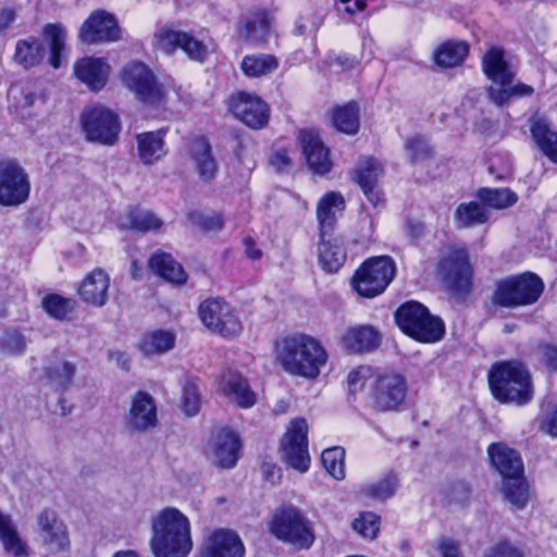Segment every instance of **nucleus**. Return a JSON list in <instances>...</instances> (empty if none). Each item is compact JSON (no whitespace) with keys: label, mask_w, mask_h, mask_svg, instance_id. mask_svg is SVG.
Segmentation results:
<instances>
[{"label":"nucleus","mask_w":557,"mask_h":557,"mask_svg":"<svg viewBox=\"0 0 557 557\" xmlns=\"http://www.w3.org/2000/svg\"><path fill=\"white\" fill-rule=\"evenodd\" d=\"M199 385L196 379H186L182 386L181 409L188 417L196 416L200 410Z\"/></svg>","instance_id":"51"},{"label":"nucleus","mask_w":557,"mask_h":557,"mask_svg":"<svg viewBox=\"0 0 557 557\" xmlns=\"http://www.w3.org/2000/svg\"><path fill=\"white\" fill-rule=\"evenodd\" d=\"M149 264L156 274L172 284L182 285L187 281V274L183 267L171 255L164 252L154 253L150 258Z\"/></svg>","instance_id":"38"},{"label":"nucleus","mask_w":557,"mask_h":557,"mask_svg":"<svg viewBox=\"0 0 557 557\" xmlns=\"http://www.w3.org/2000/svg\"><path fill=\"white\" fill-rule=\"evenodd\" d=\"M44 36L49 40L50 47V64L54 69H59L62 65V58L66 52V29L60 23L47 24L42 30Z\"/></svg>","instance_id":"40"},{"label":"nucleus","mask_w":557,"mask_h":557,"mask_svg":"<svg viewBox=\"0 0 557 557\" xmlns=\"http://www.w3.org/2000/svg\"><path fill=\"white\" fill-rule=\"evenodd\" d=\"M234 116L251 128H262L269 121V108L257 95L240 91L230 98Z\"/></svg>","instance_id":"18"},{"label":"nucleus","mask_w":557,"mask_h":557,"mask_svg":"<svg viewBox=\"0 0 557 557\" xmlns=\"http://www.w3.org/2000/svg\"><path fill=\"white\" fill-rule=\"evenodd\" d=\"M270 531L277 540L299 548L310 547L314 540L308 520L292 506H283L273 513Z\"/></svg>","instance_id":"6"},{"label":"nucleus","mask_w":557,"mask_h":557,"mask_svg":"<svg viewBox=\"0 0 557 557\" xmlns=\"http://www.w3.org/2000/svg\"><path fill=\"white\" fill-rule=\"evenodd\" d=\"M168 128L162 127L153 132H144L136 135L137 154L145 165H152L168 154L165 136Z\"/></svg>","instance_id":"26"},{"label":"nucleus","mask_w":557,"mask_h":557,"mask_svg":"<svg viewBox=\"0 0 557 557\" xmlns=\"http://www.w3.org/2000/svg\"><path fill=\"white\" fill-rule=\"evenodd\" d=\"M319 264L327 273H336L346 261V250L339 238L330 235L320 236L318 246Z\"/></svg>","instance_id":"34"},{"label":"nucleus","mask_w":557,"mask_h":557,"mask_svg":"<svg viewBox=\"0 0 557 557\" xmlns=\"http://www.w3.org/2000/svg\"><path fill=\"white\" fill-rule=\"evenodd\" d=\"M221 389L230 401L240 408H250L256 404L257 396L248 381L237 372H227L222 376Z\"/></svg>","instance_id":"32"},{"label":"nucleus","mask_w":557,"mask_h":557,"mask_svg":"<svg viewBox=\"0 0 557 557\" xmlns=\"http://www.w3.org/2000/svg\"><path fill=\"white\" fill-rule=\"evenodd\" d=\"M75 76L91 90H101L109 77L110 66L101 58H83L74 65Z\"/></svg>","instance_id":"29"},{"label":"nucleus","mask_w":557,"mask_h":557,"mask_svg":"<svg viewBox=\"0 0 557 557\" xmlns=\"http://www.w3.org/2000/svg\"><path fill=\"white\" fill-rule=\"evenodd\" d=\"M110 276L102 269H95L82 281L78 294L86 304L102 307L108 300Z\"/></svg>","instance_id":"28"},{"label":"nucleus","mask_w":557,"mask_h":557,"mask_svg":"<svg viewBox=\"0 0 557 557\" xmlns=\"http://www.w3.org/2000/svg\"><path fill=\"white\" fill-rule=\"evenodd\" d=\"M150 547L154 557H187L193 549L190 522L174 507H165L151 518Z\"/></svg>","instance_id":"2"},{"label":"nucleus","mask_w":557,"mask_h":557,"mask_svg":"<svg viewBox=\"0 0 557 557\" xmlns=\"http://www.w3.org/2000/svg\"><path fill=\"white\" fill-rule=\"evenodd\" d=\"M334 127L345 134H356L359 129V108L356 102H348L333 111Z\"/></svg>","instance_id":"46"},{"label":"nucleus","mask_w":557,"mask_h":557,"mask_svg":"<svg viewBox=\"0 0 557 557\" xmlns=\"http://www.w3.org/2000/svg\"><path fill=\"white\" fill-rule=\"evenodd\" d=\"M345 209L344 197L336 191L326 193L318 202L317 219L320 236L330 235L333 232L337 215Z\"/></svg>","instance_id":"33"},{"label":"nucleus","mask_w":557,"mask_h":557,"mask_svg":"<svg viewBox=\"0 0 557 557\" xmlns=\"http://www.w3.org/2000/svg\"><path fill=\"white\" fill-rule=\"evenodd\" d=\"M533 91V88L527 84L518 83L512 85V81H509L504 86H491L488 88V96L495 104L502 106L513 96H530Z\"/></svg>","instance_id":"48"},{"label":"nucleus","mask_w":557,"mask_h":557,"mask_svg":"<svg viewBox=\"0 0 557 557\" xmlns=\"http://www.w3.org/2000/svg\"><path fill=\"white\" fill-rule=\"evenodd\" d=\"M272 23L273 16L264 10H260L245 20L239 34L248 41L264 42L270 34Z\"/></svg>","instance_id":"37"},{"label":"nucleus","mask_w":557,"mask_h":557,"mask_svg":"<svg viewBox=\"0 0 557 557\" xmlns=\"http://www.w3.org/2000/svg\"><path fill=\"white\" fill-rule=\"evenodd\" d=\"M541 430L552 437H557V405L541 422Z\"/></svg>","instance_id":"62"},{"label":"nucleus","mask_w":557,"mask_h":557,"mask_svg":"<svg viewBox=\"0 0 557 557\" xmlns=\"http://www.w3.org/2000/svg\"><path fill=\"white\" fill-rule=\"evenodd\" d=\"M383 174L384 170L381 162L371 157L361 159L354 171V180L359 184L368 200L374 206L383 200V194L379 186Z\"/></svg>","instance_id":"21"},{"label":"nucleus","mask_w":557,"mask_h":557,"mask_svg":"<svg viewBox=\"0 0 557 557\" xmlns=\"http://www.w3.org/2000/svg\"><path fill=\"white\" fill-rule=\"evenodd\" d=\"M484 557H523V554L510 541L502 540L491 545Z\"/></svg>","instance_id":"56"},{"label":"nucleus","mask_w":557,"mask_h":557,"mask_svg":"<svg viewBox=\"0 0 557 557\" xmlns=\"http://www.w3.org/2000/svg\"><path fill=\"white\" fill-rule=\"evenodd\" d=\"M158 48L172 53L181 48L189 59L202 62L208 54V46L189 33L163 27L156 34Z\"/></svg>","instance_id":"17"},{"label":"nucleus","mask_w":557,"mask_h":557,"mask_svg":"<svg viewBox=\"0 0 557 557\" xmlns=\"http://www.w3.org/2000/svg\"><path fill=\"white\" fill-rule=\"evenodd\" d=\"M82 124L88 140L106 146H112L121 131L117 115L101 106L86 109L82 115Z\"/></svg>","instance_id":"13"},{"label":"nucleus","mask_w":557,"mask_h":557,"mask_svg":"<svg viewBox=\"0 0 557 557\" xmlns=\"http://www.w3.org/2000/svg\"><path fill=\"white\" fill-rule=\"evenodd\" d=\"M37 522L40 540L48 552L59 554L70 549L71 540L67 527L55 511L42 510L38 515Z\"/></svg>","instance_id":"16"},{"label":"nucleus","mask_w":557,"mask_h":557,"mask_svg":"<svg viewBox=\"0 0 557 557\" xmlns=\"http://www.w3.org/2000/svg\"><path fill=\"white\" fill-rule=\"evenodd\" d=\"M122 82L146 106L156 109L165 106L162 87L157 84L153 73L143 62L133 61L126 64L122 72Z\"/></svg>","instance_id":"8"},{"label":"nucleus","mask_w":557,"mask_h":557,"mask_svg":"<svg viewBox=\"0 0 557 557\" xmlns=\"http://www.w3.org/2000/svg\"><path fill=\"white\" fill-rule=\"evenodd\" d=\"M398 482L395 474H387L375 483L369 484L362 488L363 493L377 500H384L394 495Z\"/></svg>","instance_id":"52"},{"label":"nucleus","mask_w":557,"mask_h":557,"mask_svg":"<svg viewBox=\"0 0 557 557\" xmlns=\"http://www.w3.org/2000/svg\"><path fill=\"white\" fill-rule=\"evenodd\" d=\"M438 273L454 293L467 294L472 285V268L467 249L448 248L438 263Z\"/></svg>","instance_id":"10"},{"label":"nucleus","mask_w":557,"mask_h":557,"mask_svg":"<svg viewBox=\"0 0 557 557\" xmlns=\"http://www.w3.org/2000/svg\"><path fill=\"white\" fill-rule=\"evenodd\" d=\"M223 219L220 214H212L210 216H206L202 222V226L207 231H216L223 227Z\"/></svg>","instance_id":"64"},{"label":"nucleus","mask_w":557,"mask_h":557,"mask_svg":"<svg viewBox=\"0 0 557 557\" xmlns=\"http://www.w3.org/2000/svg\"><path fill=\"white\" fill-rule=\"evenodd\" d=\"M240 67L248 77H261L273 73L278 60L272 54H250L243 59Z\"/></svg>","instance_id":"45"},{"label":"nucleus","mask_w":557,"mask_h":557,"mask_svg":"<svg viewBox=\"0 0 557 557\" xmlns=\"http://www.w3.org/2000/svg\"><path fill=\"white\" fill-rule=\"evenodd\" d=\"M395 319L405 334L422 343H435L445 332L443 321L432 315L426 307L417 301L401 305L396 311Z\"/></svg>","instance_id":"4"},{"label":"nucleus","mask_w":557,"mask_h":557,"mask_svg":"<svg viewBox=\"0 0 557 557\" xmlns=\"http://www.w3.org/2000/svg\"><path fill=\"white\" fill-rule=\"evenodd\" d=\"M437 548L442 557H465L459 544L451 537H441L437 542Z\"/></svg>","instance_id":"60"},{"label":"nucleus","mask_w":557,"mask_h":557,"mask_svg":"<svg viewBox=\"0 0 557 557\" xmlns=\"http://www.w3.org/2000/svg\"><path fill=\"white\" fill-rule=\"evenodd\" d=\"M119 225L122 228L147 232L159 228L162 225V221L150 211L135 208L119 219Z\"/></svg>","instance_id":"44"},{"label":"nucleus","mask_w":557,"mask_h":557,"mask_svg":"<svg viewBox=\"0 0 557 557\" xmlns=\"http://www.w3.org/2000/svg\"><path fill=\"white\" fill-rule=\"evenodd\" d=\"M42 306L51 317L62 320L73 310L74 301L52 294L44 298Z\"/></svg>","instance_id":"53"},{"label":"nucleus","mask_w":557,"mask_h":557,"mask_svg":"<svg viewBox=\"0 0 557 557\" xmlns=\"http://www.w3.org/2000/svg\"><path fill=\"white\" fill-rule=\"evenodd\" d=\"M76 361L65 355L53 354L44 367L47 384L57 392H64L73 385Z\"/></svg>","instance_id":"22"},{"label":"nucleus","mask_w":557,"mask_h":557,"mask_svg":"<svg viewBox=\"0 0 557 557\" xmlns=\"http://www.w3.org/2000/svg\"><path fill=\"white\" fill-rule=\"evenodd\" d=\"M275 357L285 372L309 380L318 377L329 360L322 342L305 333L287 335L277 341Z\"/></svg>","instance_id":"1"},{"label":"nucleus","mask_w":557,"mask_h":557,"mask_svg":"<svg viewBox=\"0 0 557 557\" xmlns=\"http://www.w3.org/2000/svg\"><path fill=\"white\" fill-rule=\"evenodd\" d=\"M45 55V47L37 38L18 40L15 47L14 60L25 69L40 63Z\"/></svg>","instance_id":"42"},{"label":"nucleus","mask_w":557,"mask_h":557,"mask_svg":"<svg viewBox=\"0 0 557 557\" xmlns=\"http://www.w3.org/2000/svg\"><path fill=\"white\" fill-rule=\"evenodd\" d=\"M502 493L513 510L524 509L531 498L530 486L523 474L503 480Z\"/></svg>","instance_id":"39"},{"label":"nucleus","mask_w":557,"mask_h":557,"mask_svg":"<svg viewBox=\"0 0 557 557\" xmlns=\"http://www.w3.org/2000/svg\"><path fill=\"white\" fill-rule=\"evenodd\" d=\"M30 185L25 171L13 161L0 163V203L16 206L28 198Z\"/></svg>","instance_id":"15"},{"label":"nucleus","mask_w":557,"mask_h":557,"mask_svg":"<svg viewBox=\"0 0 557 557\" xmlns=\"http://www.w3.org/2000/svg\"><path fill=\"white\" fill-rule=\"evenodd\" d=\"M370 377V369L360 367L349 372L347 384L351 393L363 389L367 380Z\"/></svg>","instance_id":"58"},{"label":"nucleus","mask_w":557,"mask_h":557,"mask_svg":"<svg viewBox=\"0 0 557 557\" xmlns=\"http://www.w3.org/2000/svg\"><path fill=\"white\" fill-rule=\"evenodd\" d=\"M78 37L84 44H109L122 39L116 17L106 10H95L79 27Z\"/></svg>","instance_id":"14"},{"label":"nucleus","mask_w":557,"mask_h":557,"mask_svg":"<svg viewBox=\"0 0 557 557\" xmlns=\"http://www.w3.org/2000/svg\"><path fill=\"white\" fill-rule=\"evenodd\" d=\"M488 456L492 466L503 476V480L523 474V463L520 455L503 443H495L488 447Z\"/></svg>","instance_id":"31"},{"label":"nucleus","mask_w":557,"mask_h":557,"mask_svg":"<svg viewBox=\"0 0 557 557\" xmlns=\"http://www.w3.org/2000/svg\"><path fill=\"white\" fill-rule=\"evenodd\" d=\"M271 166L277 172H284L292 165V158L287 150L278 149L270 158Z\"/></svg>","instance_id":"61"},{"label":"nucleus","mask_w":557,"mask_h":557,"mask_svg":"<svg viewBox=\"0 0 557 557\" xmlns=\"http://www.w3.org/2000/svg\"><path fill=\"white\" fill-rule=\"evenodd\" d=\"M282 459L293 469L305 473L310 467L308 451V424L305 419H295L281 442Z\"/></svg>","instance_id":"12"},{"label":"nucleus","mask_w":557,"mask_h":557,"mask_svg":"<svg viewBox=\"0 0 557 557\" xmlns=\"http://www.w3.org/2000/svg\"><path fill=\"white\" fill-rule=\"evenodd\" d=\"M109 358L112 362H114L117 367H120L123 370H128L131 366V361L128 356L120 350L110 351Z\"/></svg>","instance_id":"63"},{"label":"nucleus","mask_w":557,"mask_h":557,"mask_svg":"<svg viewBox=\"0 0 557 557\" xmlns=\"http://www.w3.org/2000/svg\"><path fill=\"white\" fill-rule=\"evenodd\" d=\"M544 290V283L534 273L525 272L502 281L495 290L494 302L508 308L535 304Z\"/></svg>","instance_id":"5"},{"label":"nucleus","mask_w":557,"mask_h":557,"mask_svg":"<svg viewBox=\"0 0 557 557\" xmlns=\"http://www.w3.org/2000/svg\"><path fill=\"white\" fill-rule=\"evenodd\" d=\"M541 361L552 371L557 372V346L552 343H543L537 346Z\"/></svg>","instance_id":"59"},{"label":"nucleus","mask_w":557,"mask_h":557,"mask_svg":"<svg viewBox=\"0 0 557 557\" xmlns=\"http://www.w3.org/2000/svg\"><path fill=\"white\" fill-rule=\"evenodd\" d=\"M532 140L539 150L553 163H557V132L550 126L547 117L541 114L532 115L529 121Z\"/></svg>","instance_id":"24"},{"label":"nucleus","mask_w":557,"mask_h":557,"mask_svg":"<svg viewBox=\"0 0 557 557\" xmlns=\"http://www.w3.org/2000/svg\"><path fill=\"white\" fill-rule=\"evenodd\" d=\"M2 349L11 355H18L26 348V341L23 335L17 332L7 333L2 338Z\"/></svg>","instance_id":"57"},{"label":"nucleus","mask_w":557,"mask_h":557,"mask_svg":"<svg viewBox=\"0 0 557 557\" xmlns=\"http://www.w3.org/2000/svg\"><path fill=\"white\" fill-rule=\"evenodd\" d=\"M369 395L376 410L396 411L406 399V379L396 372L381 373L371 382Z\"/></svg>","instance_id":"9"},{"label":"nucleus","mask_w":557,"mask_h":557,"mask_svg":"<svg viewBox=\"0 0 557 557\" xmlns=\"http://www.w3.org/2000/svg\"><path fill=\"white\" fill-rule=\"evenodd\" d=\"M199 317L206 327L224 337L238 336L243 330L232 306L221 298H210L201 302Z\"/></svg>","instance_id":"11"},{"label":"nucleus","mask_w":557,"mask_h":557,"mask_svg":"<svg viewBox=\"0 0 557 557\" xmlns=\"http://www.w3.org/2000/svg\"><path fill=\"white\" fill-rule=\"evenodd\" d=\"M469 52L465 41H446L434 53V60L442 67H454L462 63Z\"/></svg>","instance_id":"43"},{"label":"nucleus","mask_w":557,"mask_h":557,"mask_svg":"<svg viewBox=\"0 0 557 557\" xmlns=\"http://www.w3.org/2000/svg\"><path fill=\"white\" fill-rule=\"evenodd\" d=\"M0 541L4 550L14 557L27 555L26 543L21 539L11 518L0 512Z\"/></svg>","instance_id":"41"},{"label":"nucleus","mask_w":557,"mask_h":557,"mask_svg":"<svg viewBox=\"0 0 557 557\" xmlns=\"http://www.w3.org/2000/svg\"><path fill=\"white\" fill-rule=\"evenodd\" d=\"M321 461L325 471L336 480L345 478V450L342 447L324 449Z\"/></svg>","instance_id":"50"},{"label":"nucleus","mask_w":557,"mask_h":557,"mask_svg":"<svg viewBox=\"0 0 557 557\" xmlns=\"http://www.w3.org/2000/svg\"><path fill=\"white\" fill-rule=\"evenodd\" d=\"M478 197L482 202L495 209H504L515 205L517 195L508 188H481Z\"/></svg>","instance_id":"49"},{"label":"nucleus","mask_w":557,"mask_h":557,"mask_svg":"<svg viewBox=\"0 0 557 557\" xmlns=\"http://www.w3.org/2000/svg\"><path fill=\"white\" fill-rule=\"evenodd\" d=\"M457 223L463 227L483 224L488 220V211L476 201L462 202L455 212Z\"/></svg>","instance_id":"47"},{"label":"nucleus","mask_w":557,"mask_h":557,"mask_svg":"<svg viewBox=\"0 0 557 557\" xmlns=\"http://www.w3.org/2000/svg\"><path fill=\"white\" fill-rule=\"evenodd\" d=\"M352 529L366 539H374L380 530V517L373 512H362L352 522Z\"/></svg>","instance_id":"54"},{"label":"nucleus","mask_w":557,"mask_h":557,"mask_svg":"<svg viewBox=\"0 0 557 557\" xmlns=\"http://www.w3.org/2000/svg\"><path fill=\"white\" fill-rule=\"evenodd\" d=\"M245 553L244 543L236 532L219 529L205 539L197 557H245Z\"/></svg>","instance_id":"19"},{"label":"nucleus","mask_w":557,"mask_h":557,"mask_svg":"<svg viewBox=\"0 0 557 557\" xmlns=\"http://www.w3.org/2000/svg\"><path fill=\"white\" fill-rule=\"evenodd\" d=\"M493 396L500 403L524 405L532 399L533 389L529 371L520 363H496L488 373Z\"/></svg>","instance_id":"3"},{"label":"nucleus","mask_w":557,"mask_h":557,"mask_svg":"<svg viewBox=\"0 0 557 557\" xmlns=\"http://www.w3.org/2000/svg\"><path fill=\"white\" fill-rule=\"evenodd\" d=\"M395 275V263L386 256L371 258L362 263L352 277L355 290L367 298L382 294Z\"/></svg>","instance_id":"7"},{"label":"nucleus","mask_w":557,"mask_h":557,"mask_svg":"<svg viewBox=\"0 0 557 557\" xmlns=\"http://www.w3.org/2000/svg\"><path fill=\"white\" fill-rule=\"evenodd\" d=\"M157 421V406L152 396L146 392H137L133 396L127 414L128 428L144 432L154 428Z\"/></svg>","instance_id":"23"},{"label":"nucleus","mask_w":557,"mask_h":557,"mask_svg":"<svg viewBox=\"0 0 557 557\" xmlns=\"http://www.w3.org/2000/svg\"><path fill=\"white\" fill-rule=\"evenodd\" d=\"M176 335L169 330H154L145 333L139 343V350L147 357L158 356L172 350Z\"/></svg>","instance_id":"36"},{"label":"nucleus","mask_w":557,"mask_h":557,"mask_svg":"<svg viewBox=\"0 0 557 557\" xmlns=\"http://www.w3.org/2000/svg\"><path fill=\"white\" fill-rule=\"evenodd\" d=\"M406 150L413 162L423 161L431 154L428 141L422 137H412L406 141Z\"/></svg>","instance_id":"55"},{"label":"nucleus","mask_w":557,"mask_h":557,"mask_svg":"<svg viewBox=\"0 0 557 557\" xmlns=\"http://www.w3.org/2000/svg\"><path fill=\"white\" fill-rule=\"evenodd\" d=\"M240 450V441L231 430L220 429L211 434L207 453L212 460L221 468H233Z\"/></svg>","instance_id":"20"},{"label":"nucleus","mask_w":557,"mask_h":557,"mask_svg":"<svg viewBox=\"0 0 557 557\" xmlns=\"http://www.w3.org/2000/svg\"><path fill=\"white\" fill-rule=\"evenodd\" d=\"M187 149L200 180L212 181L218 172V164L212 156L209 141L202 136H196L189 140Z\"/></svg>","instance_id":"27"},{"label":"nucleus","mask_w":557,"mask_h":557,"mask_svg":"<svg viewBox=\"0 0 557 557\" xmlns=\"http://www.w3.org/2000/svg\"><path fill=\"white\" fill-rule=\"evenodd\" d=\"M341 342L350 354L369 352L379 347L381 335L372 326L358 325L348 329L343 334Z\"/></svg>","instance_id":"30"},{"label":"nucleus","mask_w":557,"mask_h":557,"mask_svg":"<svg viewBox=\"0 0 557 557\" xmlns=\"http://www.w3.org/2000/svg\"><path fill=\"white\" fill-rule=\"evenodd\" d=\"M482 65L485 75L493 82L492 86H504L513 78V73L505 61V52L500 48H491L483 57Z\"/></svg>","instance_id":"35"},{"label":"nucleus","mask_w":557,"mask_h":557,"mask_svg":"<svg viewBox=\"0 0 557 557\" xmlns=\"http://www.w3.org/2000/svg\"><path fill=\"white\" fill-rule=\"evenodd\" d=\"M302 151L309 168L317 174H325L332 168L329 149L323 145L319 135L313 131H301Z\"/></svg>","instance_id":"25"}]
</instances>
